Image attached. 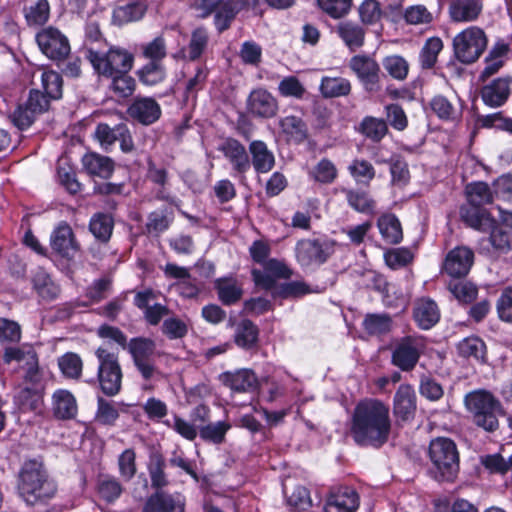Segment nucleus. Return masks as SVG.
<instances>
[{"mask_svg": "<svg viewBox=\"0 0 512 512\" xmlns=\"http://www.w3.org/2000/svg\"><path fill=\"white\" fill-rule=\"evenodd\" d=\"M142 512H185V499L178 493L155 491L147 498Z\"/></svg>", "mask_w": 512, "mask_h": 512, "instance_id": "17", "label": "nucleus"}, {"mask_svg": "<svg viewBox=\"0 0 512 512\" xmlns=\"http://www.w3.org/2000/svg\"><path fill=\"white\" fill-rule=\"evenodd\" d=\"M482 11L479 0H454L449 6V15L454 22H469L478 18Z\"/></svg>", "mask_w": 512, "mask_h": 512, "instance_id": "30", "label": "nucleus"}, {"mask_svg": "<svg viewBox=\"0 0 512 512\" xmlns=\"http://www.w3.org/2000/svg\"><path fill=\"white\" fill-rule=\"evenodd\" d=\"M429 457L435 467V479L453 481L459 471V453L456 444L449 438L431 440Z\"/></svg>", "mask_w": 512, "mask_h": 512, "instance_id": "4", "label": "nucleus"}, {"mask_svg": "<svg viewBox=\"0 0 512 512\" xmlns=\"http://www.w3.org/2000/svg\"><path fill=\"white\" fill-rule=\"evenodd\" d=\"M393 320L389 314H367L363 320L364 330L371 336H381L392 330Z\"/></svg>", "mask_w": 512, "mask_h": 512, "instance_id": "40", "label": "nucleus"}, {"mask_svg": "<svg viewBox=\"0 0 512 512\" xmlns=\"http://www.w3.org/2000/svg\"><path fill=\"white\" fill-rule=\"evenodd\" d=\"M132 357L133 364L145 381H150L160 375L156 366V343L151 338H131L126 347Z\"/></svg>", "mask_w": 512, "mask_h": 512, "instance_id": "7", "label": "nucleus"}, {"mask_svg": "<svg viewBox=\"0 0 512 512\" xmlns=\"http://www.w3.org/2000/svg\"><path fill=\"white\" fill-rule=\"evenodd\" d=\"M161 331L169 340L182 339L188 334V324L172 313L163 320Z\"/></svg>", "mask_w": 512, "mask_h": 512, "instance_id": "48", "label": "nucleus"}, {"mask_svg": "<svg viewBox=\"0 0 512 512\" xmlns=\"http://www.w3.org/2000/svg\"><path fill=\"white\" fill-rule=\"evenodd\" d=\"M451 294L461 303H472L477 298L478 289L476 285L467 281L452 280L448 284Z\"/></svg>", "mask_w": 512, "mask_h": 512, "instance_id": "51", "label": "nucleus"}, {"mask_svg": "<svg viewBox=\"0 0 512 512\" xmlns=\"http://www.w3.org/2000/svg\"><path fill=\"white\" fill-rule=\"evenodd\" d=\"M18 492L27 505L44 506L56 495L58 487L41 462H24L18 477Z\"/></svg>", "mask_w": 512, "mask_h": 512, "instance_id": "2", "label": "nucleus"}, {"mask_svg": "<svg viewBox=\"0 0 512 512\" xmlns=\"http://www.w3.org/2000/svg\"><path fill=\"white\" fill-rule=\"evenodd\" d=\"M214 286L220 301L224 305H232L242 297V288L233 278H219L215 281Z\"/></svg>", "mask_w": 512, "mask_h": 512, "instance_id": "37", "label": "nucleus"}, {"mask_svg": "<svg viewBox=\"0 0 512 512\" xmlns=\"http://www.w3.org/2000/svg\"><path fill=\"white\" fill-rule=\"evenodd\" d=\"M123 488L120 482L111 476H100L97 484V492L101 499L107 503H112L120 497Z\"/></svg>", "mask_w": 512, "mask_h": 512, "instance_id": "47", "label": "nucleus"}, {"mask_svg": "<svg viewBox=\"0 0 512 512\" xmlns=\"http://www.w3.org/2000/svg\"><path fill=\"white\" fill-rule=\"evenodd\" d=\"M464 403L472 422L486 432L499 428V417L505 415L501 402L489 391L479 389L466 394Z\"/></svg>", "mask_w": 512, "mask_h": 512, "instance_id": "3", "label": "nucleus"}, {"mask_svg": "<svg viewBox=\"0 0 512 512\" xmlns=\"http://www.w3.org/2000/svg\"><path fill=\"white\" fill-rule=\"evenodd\" d=\"M230 427V424L224 421L209 423L199 427V435L206 442L221 444L225 441L226 433Z\"/></svg>", "mask_w": 512, "mask_h": 512, "instance_id": "49", "label": "nucleus"}, {"mask_svg": "<svg viewBox=\"0 0 512 512\" xmlns=\"http://www.w3.org/2000/svg\"><path fill=\"white\" fill-rule=\"evenodd\" d=\"M336 32L352 52L364 45L366 31L358 23L342 21L337 25Z\"/></svg>", "mask_w": 512, "mask_h": 512, "instance_id": "31", "label": "nucleus"}, {"mask_svg": "<svg viewBox=\"0 0 512 512\" xmlns=\"http://www.w3.org/2000/svg\"><path fill=\"white\" fill-rule=\"evenodd\" d=\"M114 220L106 213L94 214L89 222V230L93 236L102 243H107L112 235Z\"/></svg>", "mask_w": 512, "mask_h": 512, "instance_id": "36", "label": "nucleus"}, {"mask_svg": "<svg viewBox=\"0 0 512 512\" xmlns=\"http://www.w3.org/2000/svg\"><path fill=\"white\" fill-rule=\"evenodd\" d=\"M196 8L201 12L202 18L214 13L215 26L219 32H223L229 28L232 20L241 10L242 2L241 0H199Z\"/></svg>", "mask_w": 512, "mask_h": 512, "instance_id": "10", "label": "nucleus"}, {"mask_svg": "<svg viewBox=\"0 0 512 512\" xmlns=\"http://www.w3.org/2000/svg\"><path fill=\"white\" fill-rule=\"evenodd\" d=\"M320 93L324 98L345 97L351 93V82L343 77L324 76L320 83Z\"/></svg>", "mask_w": 512, "mask_h": 512, "instance_id": "34", "label": "nucleus"}, {"mask_svg": "<svg viewBox=\"0 0 512 512\" xmlns=\"http://www.w3.org/2000/svg\"><path fill=\"white\" fill-rule=\"evenodd\" d=\"M53 415L60 420L74 419L78 406L74 395L68 390L59 389L52 396Z\"/></svg>", "mask_w": 512, "mask_h": 512, "instance_id": "26", "label": "nucleus"}, {"mask_svg": "<svg viewBox=\"0 0 512 512\" xmlns=\"http://www.w3.org/2000/svg\"><path fill=\"white\" fill-rule=\"evenodd\" d=\"M468 198L467 205L482 206L493 201V193L489 186L484 182H476L466 187Z\"/></svg>", "mask_w": 512, "mask_h": 512, "instance_id": "55", "label": "nucleus"}, {"mask_svg": "<svg viewBox=\"0 0 512 512\" xmlns=\"http://www.w3.org/2000/svg\"><path fill=\"white\" fill-rule=\"evenodd\" d=\"M82 165L89 175L102 179L110 178L114 171L113 160L95 152L86 153L82 157Z\"/></svg>", "mask_w": 512, "mask_h": 512, "instance_id": "27", "label": "nucleus"}, {"mask_svg": "<svg viewBox=\"0 0 512 512\" xmlns=\"http://www.w3.org/2000/svg\"><path fill=\"white\" fill-rule=\"evenodd\" d=\"M139 81L146 86H155L166 78V69L162 63L148 62L137 71Z\"/></svg>", "mask_w": 512, "mask_h": 512, "instance_id": "43", "label": "nucleus"}, {"mask_svg": "<svg viewBox=\"0 0 512 512\" xmlns=\"http://www.w3.org/2000/svg\"><path fill=\"white\" fill-rule=\"evenodd\" d=\"M142 56L149 62H159L167 55L166 40L162 35L155 37L152 41L143 43L141 46Z\"/></svg>", "mask_w": 512, "mask_h": 512, "instance_id": "54", "label": "nucleus"}, {"mask_svg": "<svg viewBox=\"0 0 512 512\" xmlns=\"http://www.w3.org/2000/svg\"><path fill=\"white\" fill-rule=\"evenodd\" d=\"M278 91L283 97L302 99L306 93L304 85L295 76L284 77L278 85Z\"/></svg>", "mask_w": 512, "mask_h": 512, "instance_id": "62", "label": "nucleus"}, {"mask_svg": "<svg viewBox=\"0 0 512 512\" xmlns=\"http://www.w3.org/2000/svg\"><path fill=\"white\" fill-rule=\"evenodd\" d=\"M251 154V165L257 173H268L275 165V157L265 142L254 140L249 144Z\"/></svg>", "mask_w": 512, "mask_h": 512, "instance_id": "29", "label": "nucleus"}, {"mask_svg": "<svg viewBox=\"0 0 512 512\" xmlns=\"http://www.w3.org/2000/svg\"><path fill=\"white\" fill-rule=\"evenodd\" d=\"M382 66L388 75L397 81H404L409 73V63L400 55L384 57Z\"/></svg>", "mask_w": 512, "mask_h": 512, "instance_id": "44", "label": "nucleus"}, {"mask_svg": "<svg viewBox=\"0 0 512 512\" xmlns=\"http://www.w3.org/2000/svg\"><path fill=\"white\" fill-rule=\"evenodd\" d=\"M258 335L257 326L251 320L244 319L236 328L234 340L237 346L249 350L256 346Z\"/></svg>", "mask_w": 512, "mask_h": 512, "instance_id": "39", "label": "nucleus"}, {"mask_svg": "<svg viewBox=\"0 0 512 512\" xmlns=\"http://www.w3.org/2000/svg\"><path fill=\"white\" fill-rule=\"evenodd\" d=\"M146 10L147 7L142 2L129 3L117 8L114 11V18L120 23L138 21L144 16Z\"/></svg>", "mask_w": 512, "mask_h": 512, "instance_id": "58", "label": "nucleus"}, {"mask_svg": "<svg viewBox=\"0 0 512 512\" xmlns=\"http://www.w3.org/2000/svg\"><path fill=\"white\" fill-rule=\"evenodd\" d=\"M11 122L20 130L30 127L35 121L37 114L24 103L18 105L14 112L9 116Z\"/></svg>", "mask_w": 512, "mask_h": 512, "instance_id": "64", "label": "nucleus"}, {"mask_svg": "<svg viewBox=\"0 0 512 512\" xmlns=\"http://www.w3.org/2000/svg\"><path fill=\"white\" fill-rule=\"evenodd\" d=\"M148 473L151 481V487L156 491H163V488L169 485V479L165 472L166 460L164 456L154 451L149 456Z\"/></svg>", "mask_w": 512, "mask_h": 512, "instance_id": "32", "label": "nucleus"}, {"mask_svg": "<svg viewBox=\"0 0 512 512\" xmlns=\"http://www.w3.org/2000/svg\"><path fill=\"white\" fill-rule=\"evenodd\" d=\"M416 408V394L412 386L400 385L393 401V413L397 422L411 421L415 416Z\"/></svg>", "mask_w": 512, "mask_h": 512, "instance_id": "18", "label": "nucleus"}, {"mask_svg": "<svg viewBox=\"0 0 512 512\" xmlns=\"http://www.w3.org/2000/svg\"><path fill=\"white\" fill-rule=\"evenodd\" d=\"M62 374L69 379L77 380L82 375L83 362L81 357L73 352H67L58 359Z\"/></svg>", "mask_w": 512, "mask_h": 512, "instance_id": "46", "label": "nucleus"}, {"mask_svg": "<svg viewBox=\"0 0 512 512\" xmlns=\"http://www.w3.org/2000/svg\"><path fill=\"white\" fill-rule=\"evenodd\" d=\"M331 253L329 243L319 239H301L295 246L297 262L303 267L321 265L328 260Z\"/></svg>", "mask_w": 512, "mask_h": 512, "instance_id": "12", "label": "nucleus"}, {"mask_svg": "<svg viewBox=\"0 0 512 512\" xmlns=\"http://www.w3.org/2000/svg\"><path fill=\"white\" fill-rule=\"evenodd\" d=\"M443 49V42L438 37L426 40L420 52V64L423 69H431L437 62V57Z\"/></svg>", "mask_w": 512, "mask_h": 512, "instance_id": "50", "label": "nucleus"}, {"mask_svg": "<svg viewBox=\"0 0 512 512\" xmlns=\"http://www.w3.org/2000/svg\"><path fill=\"white\" fill-rule=\"evenodd\" d=\"M319 8L330 17H344L350 10L352 0H317Z\"/></svg>", "mask_w": 512, "mask_h": 512, "instance_id": "61", "label": "nucleus"}, {"mask_svg": "<svg viewBox=\"0 0 512 512\" xmlns=\"http://www.w3.org/2000/svg\"><path fill=\"white\" fill-rule=\"evenodd\" d=\"M36 41L41 51L52 60H63L70 52L67 37L52 27L39 32Z\"/></svg>", "mask_w": 512, "mask_h": 512, "instance_id": "13", "label": "nucleus"}, {"mask_svg": "<svg viewBox=\"0 0 512 512\" xmlns=\"http://www.w3.org/2000/svg\"><path fill=\"white\" fill-rule=\"evenodd\" d=\"M220 379L225 386L239 393L254 391L258 386L257 377L250 369L224 372L220 375Z\"/></svg>", "mask_w": 512, "mask_h": 512, "instance_id": "22", "label": "nucleus"}, {"mask_svg": "<svg viewBox=\"0 0 512 512\" xmlns=\"http://www.w3.org/2000/svg\"><path fill=\"white\" fill-rule=\"evenodd\" d=\"M279 126L287 140L300 144L304 142L308 137L307 125L305 122L294 115L283 117L279 120Z\"/></svg>", "mask_w": 512, "mask_h": 512, "instance_id": "33", "label": "nucleus"}, {"mask_svg": "<svg viewBox=\"0 0 512 512\" xmlns=\"http://www.w3.org/2000/svg\"><path fill=\"white\" fill-rule=\"evenodd\" d=\"M425 348L424 338L418 335H408L400 338L392 350V364L402 371H411L419 361Z\"/></svg>", "mask_w": 512, "mask_h": 512, "instance_id": "9", "label": "nucleus"}, {"mask_svg": "<svg viewBox=\"0 0 512 512\" xmlns=\"http://www.w3.org/2000/svg\"><path fill=\"white\" fill-rule=\"evenodd\" d=\"M248 112L257 118L269 119L277 115L278 100L266 89L253 90L247 99Z\"/></svg>", "mask_w": 512, "mask_h": 512, "instance_id": "14", "label": "nucleus"}, {"mask_svg": "<svg viewBox=\"0 0 512 512\" xmlns=\"http://www.w3.org/2000/svg\"><path fill=\"white\" fill-rule=\"evenodd\" d=\"M349 69L356 75L367 92L380 90L381 69L378 62L367 54H358L350 58Z\"/></svg>", "mask_w": 512, "mask_h": 512, "instance_id": "11", "label": "nucleus"}, {"mask_svg": "<svg viewBox=\"0 0 512 512\" xmlns=\"http://www.w3.org/2000/svg\"><path fill=\"white\" fill-rule=\"evenodd\" d=\"M127 114L142 125H151L161 116V107L154 98L136 97L127 109Z\"/></svg>", "mask_w": 512, "mask_h": 512, "instance_id": "19", "label": "nucleus"}, {"mask_svg": "<svg viewBox=\"0 0 512 512\" xmlns=\"http://www.w3.org/2000/svg\"><path fill=\"white\" fill-rule=\"evenodd\" d=\"M172 222V217L166 211H153L148 215L145 225L148 234L158 236L166 231Z\"/></svg>", "mask_w": 512, "mask_h": 512, "instance_id": "59", "label": "nucleus"}, {"mask_svg": "<svg viewBox=\"0 0 512 512\" xmlns=\"http://www.w3.org/2000/svg\"><path fill=\"white\" fill-rule=\"evenodd\" d=\"M33 289L37 295L44 301H53L60 294V287L51 278V276L42 268H36L31 276Z\"/></svg>", "mask_w": 512, "mask_h": 512, "instance_id": "28", "label": "nucleus"}, {"mask_svg": "<svg viewBox=\"0 0 512 512\" xmlns=\"http://www.w3.org/2000/svg\"><path fill=\"white\" fill-rule=\"evenodd\" d=\"M510 95V80L508 78H497L485 85L481 90L483 102L490 107H500Z\"/></svg>", "mask_w": 512, "mask_h": 512, "instance_id": "24", "label": "nucleus"}, {"mask_svg": "<svg viewBox=\"0 0 512 512\" xmlns=\"http://www.w3.org/2000/svg\"><path fill=\"white\" fill-rule=\"evenodd\" d=\"M232 166L235 175L244 177L251 168V162L245 146L234 138H227L219 147Z\"/></svg>", "mask_w": 512, "mask_h": 512, "instance_id": "16", "label": "nucleus"}, {"mask_svg": "<svg viewBox=\"0 0 512 512\" xmlns=\"http://www.w3.org/2000/svg\"><path fill=\"white\" fill-rule=\"evenodd\" d=\"M458 353L460 356L465 358H473L479 363L486 362V345L477 336H470L457 345Z\"/></svg>", "mask_w": 512, "mask_h": 512, "instance_id": "38", "label": "nucleus"}, {"mask_svg": "<svg viewBox=\"0 0 512 512\" xmlns=\"http://www.w3.org/2000/svg\"><path fill=\"white\" fill-rule=\"evenodd\" d=\"M50 242L52 249L62 256H68L71 251L78 249L73 230L66 222H61L53 230Z\"/></svg>", "mask_w": 512, "mask_h": 512, "instance_id": "25", "label": "nucleus"}, {"mask_svg": "<svg viewBox=\"0 0 512 512\" xmlns=\"http://www.w3.org/2000/svg\"><path fill=\"white\" fill-rule=\"evenodd\" d=\"M86 57L97 74L106 78L129 72L134 62L131 53L117 47L110 48L106 53L90 48L87 50Z\"/></svg>", "mask_w": 512, "mask_h": 512, "instance_id": "5", "label": "nucleus"}, {"mask_svg": "<svg viewBox=\"0 0 512 512\" xmlns=\"http://www.w3.org/2000/svg\"><path fill=\"white\" fill-rule=\"evenodd\" d=\"M474 262V252L466 246H458L449 251L443 263V271L453 278L468 274Z\"/></svg>", "mask_w": 512, "mask_h": 512, "instance_id": "15", "label": "nucleus"}, {"mask_svg": "<svg viewBox=\"0 0 512 512\" xmlns=\"http://www.w3.org/2000/svg\"><path fill=\"white\" fill-rule=\"evenodd\" d=\"M359 131L373 142H380L388 133V125L384 119L366 116L360 123Z\"/></svg>", "mask_w": 512, "mask_h": 512, "instance_id": "41", "label": "nucleus"}, {"mask_svg": "<svg viewBox=\"0 0 512 512\" xmlns=\"http://www.w3.org/2000/svg\"><path fill=\"white\" fill-rule=\"evenodd\" d=\"M348 171L356 180L363 179L365 182H370L375 177L373 165L364 159H354L348 166Z\"/></svg>", "mask_w": 512, "mask_h": 512, "instance_id": "63", "label": "nucleus"}, {"mask_svg": "<svg viewBox=\"0 0 512 512\" xmlns=\"http://www.w3.org/2000/svg\"><path fill=\"white\" fill-rule=\"evenodd\" d=\"M129 72L125 73H118L114 76H110L109 78L112 79L110 89L118 96L122 98H126L131 96L136 88V82L135 79L128 74Z\"/></svg>", "mask_w": 512, "mask_h": 512, "instance_id": "57", "label": "nucleus"}, {"mask_svg": "<svg viewBox=\"0 0 512 512\" xmlns=\"http://www.w3.org/2000/svg\"><path fill=\"white\" fill-rule=\"evenodd\" d=\"M15 403L23 412L34 411L39 407L40 394L37 386L20 388L14 397Z\"/></svg>", "mask_w": 512, "mask_h": 512, "instance_id": "53", "label": "nucleus"}, {"mask_svg": "<svg viewBox=\"0 0 512 512\" xmlns=\"http://www.w3.org/2000/svg\"><path fill=\"white\" fill-rule=\"evenodd\" d=\"M379 232L388 244H398L402 238V227L398 218L393 214H384L377 221Z\"/></svg>", "mask_w": 512, "mask_h": 512, "instance_id": "35", "label": "nucleus"}, {"mask_svg": "<svg viewBox=\"0 0 512 512\" xmlns=\"http://www.w3.org/2000/svg\"><path fill=\"white\" fill-rule=\"evenodd\" d=\"M50 6L47 0H38L25 10V18L29 25H43L48 21Z\"/></svg>", "mask_w": 512, "mask_h": 512, "instance_id": "60", "label": "nucleus"}, {"mask_svg": "<svg viewBox=\"0 0 512 512\" xmlns=\"http://www.w3.org/2000/svg\"><path fill=\"white\" fill-rule=\"evenodd\" d=\"M460 217L467 226L485 233L493 229L497 222L488 210L476 205L462 206Z\"/></svg>", "mask_w": 512, "mask_h": 512, "instance_id": "20", "label": "nucleus"}, {"mask_svg": "<svg viewBox=\"0 0 512 512\" xmlns=\"http://www.w3.org/2000/svg\"><path fill=\"white\" fill-rule=\"evenodd\" d=\"M391 427L389 406L378 399H364L353 410L350 435L359 446L380 448L388 441Z\"/></svg>", "mask_w": 512, "mask_h": 512, "instance_id": "1", "label": "nucleus"}, {"mask_svg": "<svg viewBox=\"0 0 512 512\" xmlns=\"http://www.w3.org/2000/svg\"><path fill=\"white\" fill-rule=\"evenodd\" d=\"M487 47V37L478 27H469L453 39L454 55L463 64L474 63Z\"/></svg>", "mask_w": 512, "mask_h": 512, "instance_id": "8", "label": "nucleus"}, {"mask_svg": "<svg viewBox=\"0 0 512 512\" xmlns=\"http://www.w3.org/2000/svg\"><path fill=\"white\" fill-rule=\"evenodd\" d=\"M98 359L97 379L100 389L107 396H115L121 390L123 373L118 355L99 347L95 351Z\"/></svg>", "mask_w": 512, "mask_h": 512, "instance_id": "6", "label": "nucleus"}, {"mask_svg": "<svg viewBox=\"0 0 512 512\" xmlns=\"http://www.w3.org/2000/svg\"><path fill=\"white\" fill-rule=\"evenodd\" d=\"M359 506V496L351 487H339L331 493L325 512H354Z\"/></svg>", "mask_w": 512, "mask_h": 512, "instance_id": "21", "label": "nucleus"}, {"mask_svg": "<svg viewBox=\"0 0 512 512\" xmlns=\"http://www.w3.org/2000/svg\"><path fill=\"white\" fill-rule=\"evenodd\" d=\"M348 204L356 211L364 214H373L375 212V201L367 192L343 189Z\"/></svg>", "mask_w": 512, "mask_h": 512, "instance_id": "42", "label": "nucleus"}, {"mask_svg": "<svg viewBox=\"0 0 512 512\" xmlns=\"http://www.w3.org/2000/svg\"><path fill=\"white\" fill-rule=\"evenodd\" d=\"M413 318L421 329L432 328L440 319L438 305L430 298L418 299L414 304Z\"/></svg>", "mask_w": 512, "mask_h": 512, "instance_id": "23", "label": "nucleus"}, {"mask_svg": "<svg viewBox=\"0 0 512 512\" xmlns=\"http://www.w3.org/2000/svg\"><path fill=\"white\" fill-rule=\"evenodd\" d=\"M209 43V34L206 28L198 27L191 33L188 44V58L191 61L199 59L206 51Z\"/></svg>", "mask_w": 512, "mask_h": 512, "instance_id": "45", "label": "nucleus"}, {"mask_svg": "<svg viewBox=\"0 0 512 512\" xmlns=\"http://www.w3.org/2000/svg\"><path fill=\"white\" fill-rule=\"evenodd\" d=\"M40 79L43 93L52 100H58L62 97L63 80L59 73L55 71H42Z\"/></svg>", "mask_w": 512, "mask_h": 512, "instance_id": "52", "label": "nucleus"}, {"mask_svg": "<svg viewBox=\"0 0 512 512\" xmlns=\"http://www.w3.org/2000/svg\"><path fill=\"white\" fill-rule=\"evenodd\" d=\"M338 175L336 166L326 158L321 159L317 165L309 172V176L317 182L323 184L332 183Z\"/></svg>", "mask_w": 512, "mask_h": 512, "instance_id": "56", "label": "nucleus"}]
</instances>
